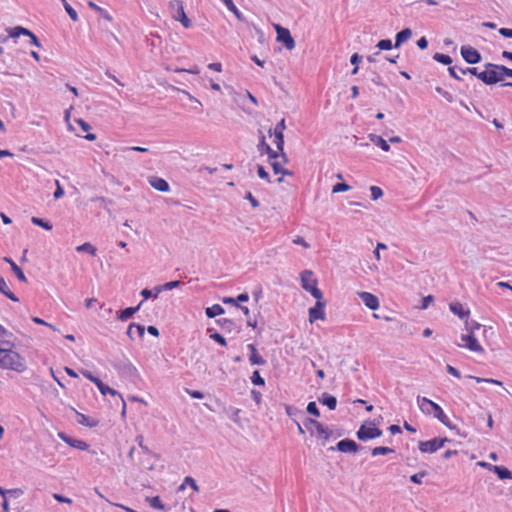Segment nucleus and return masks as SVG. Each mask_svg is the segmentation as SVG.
<instances>
[{
    "label": "nucleus",
    "mask_w": 512,
    "mask_h": 512,
    "mask_svg": "<svg viewBox=\"0 0 512 512\" xmlns=\"http://www.w3.org/2000/svg\"><path fill=\"white\" fill-rule=\"evenodd\" d=\"M221 1L225 4L227 9L229 11H231L237 17L238 20H240V21L244 20L243 14L235 6L233 0H221Z\"/></svg>",
    "instance_id": "obj_33"
},
{
    "label": "nucleus",
    "mask_w": 512,
    "mask_h": 512,
    "mask_svg": "<svg viewBox=\"0 0 512 512\" xmlns=\"http://www.w3.org/2000/svg\"><path fill=\"white\" fill-rule=\"evenodd\" d=\"M499 34L506 38H512V29L510 28H500L498 30Z\"/></svg>",
    "instance_id": "obj_64"
},
{
    "label": "nucleus",
    "mask_w": 512,
    "mask_h": 512,
    "mask_svg": "<svg viewBox=\"0 0 512 512\" xmlns=\"http://www.w3.org/2000/svg\"><path fill=\"white\" fill-rule=\"evenodd\" d=\"M247 347L250 350L249 361L252 365L261 366L266 364V360L258 353L254 344H248Z\"/></svg>",
    "instance_id": "obj_18"
},
{
    "label": "nucleus",
    "mask_w": 512,
    "mask_h": 512,
    "mask_svg": "<svg viewBox=\"0 0 512 512\" xmlns=\"http://www.w3.org/2000/svg\"><path fill=\"white\" fill-rule=\"evenodd\" d=\"M31 222L34 225L42 227L43 229H45L47 231L52 229V225L48 221L43 220L42 218L32 217Z\"/></svg>",
    "instance_id": "obj_40"
},
{
    "label": "nucleus",
    "mask_w": 512,
    "mask_h": 512,
    "mask_svg": "<svg viewBox=\"0 0 512 512\" xmlns=\"http://www.w3.org/2000/svg\"><path fill=\"white\" fill-rule=\"evenodd\" d=\"M184 484L189 485L196 492L199 491V486L197 485V483L194 480V478H192L191 476H186L184 478Z\"/></svg>",
    "instance_id": "obj_59"
},
{
    "label": "nucleus",
    "mask_w": 512,
    "mask_h": 512,
    "mask_svg": "<svg viewBox=\"0 0 512 512\" xmlns=\"http://www.w3.org/2000/svg\"><path fill=\"white\" fill-rule=\"evenodd\" d=\"M245 199L249 200L253 208H257L259 206V201L254 198L251 192H247Z\"/></svg>",
    "instance_id": "obj_62"
},
{
    "label": "nucleus",
    "mask_w": 512,
    "mask_h": 512,
    "mask_svg": "<svg viewBox=\"0 0 512 512\" xmlns=\"http://www.w3.org/2000/svg\"><path fill=\"white\" fill-rule=\"evenodd\" d=\"M224 312V308L219 304H214L205 309V314L208 318H215L216 316L222 315Z\"/></svg>",
    "instance_id": "obj_31"
},
{
    "label": "nucleus",
    "mask_w": 512,
    "mask_h": 512,
    "mask_svg": "<svg viewBox=\"0 0 512 512\" xmlns=\"http://www.w3.org/2000/svg\"><path fill=\"white\" fill-rule=\"evenodd\" d=\"M433 59L444 65H450L452 63V58L449 55L442 53H435Z\"/></svg>",
    "instance_id": "obj_41"
},
{
    "label": "nucleus",
    "mask_w": 512,
    "mask_h": 512,
    "mask_svg": "<svg viewBox=\"0 0 512 512\" xmlns=\"http://www.w3.org/2000/svg\"><path fill=\"white\" fill-rule=\"evenodd\" d=\"M484 66L485 70L482 72H478V69L476 67H472V70H468L469 74L476 76L486 85H493L502 81L500 71L498 69L490 67L499 66L498 64L486 63Z\"/></svg>",
    "instance_id": "obj_3"
},
{
    "label": "nucleus",
    "mask_w": 512,
    "mask_h": 512,
    "mask_svg": "<svg viewBox=\"0 0 512 512\" xmlns=\"http://www.w3.org/2000/svg\"><path fill=\"white\" fill-rule=\"evenodd\" d=\"M461 339L465 342V347L473 352H483L482 346L478 343V340L474 336L473 333H469L467 335H462Z\"/></svg>",
    "instance_id": "obj_15"
},
{
    "label": "nucleus",
    "mask_w": 512,
    "mask_h": 512,
    "mask_svg": "<svg viewBox=\"0 0 512 512\" xmlns=\"http://www.w3.org/2000/svg\"><path fill=\"white\" fill-rule=\"evenodd\" d=\"M450 311L459 316V318L464 319L469 316V310H465L461 303L459 302H452L449 305Z\"/></svg>",
    "instance_id": "obj_26"
},
{
    "label": "nucleus",
    "mask_w": 512,
    "mask_h": 512,
    "mask_svg": "<svg viewBox=\"0 0 512 512\" xmlns=\"http://www.w3.org/2000/svg\"><path fill=\"white\" fill-rule=\"evenodd\" d=\"M275 137V145L279 153V158L284 159V163L288 162V157L284 152V134H273Z\"/></svg>",
    "instance_id": "obj_23"
},
{
    "label": "nucleus",
    "mask_w": 512,
    "mask_h": 512,
    "mask_svg": "<svg viewBox=\"0 0 512 512\" xmlns=\"http://www.w3.org/2000/svg\"><path fill=\"white\" fill-rule=\"evenodd\" d=\"M136 329L137 331V334L140 338H142L144 336V333H145V327L143 325H140V324H136V323H130L128 329H127V335L130 339L133 340V329Z\"/></svg>",
    "instance_id": "obj_32"
},
{
    "label": "nucleus",
    "mask_w": 512,
    "mask_h": 512,
    "mask_svg": "<svg viewBox=\"0 0 512 512\" xmlns=\"http://www.w3.org/2000/svg\"><path fill=\"white\" fill-rule=\"evenodd\" d=\"M468 377L471 379H474L477 383L485 382V383H492L494 385H500V386L502 385L501 381L495 380V379L480 378V377L471 376V375H469Z\"/></svg>",
    "instance_id": "obj_50"
},
{
    "label": "nucleus",
    "mask_w": 512,
    "mask_h": 512,
    "mask_svg": "<svg viewBox=\"0 0 512 512\" xmlns=\"http://www.w3.org/2000/svg\"><path fill=\"white\" fill-rule=\"evenodd\" d=\"M274 27L277 33V41L282 42L288 50H293L295 48V41L290 31L279 24H275Z\"/></svg>",
    "instance_id": "obj_9"
},
{
    "label": "nucleus",
    "mask_w": 512,
    "mask_h": 512,
    "mask_svg": "<svg viewBox=\"0 0 512 512\" xmlns=\"http://www.w3.org/2000/svg\"><path fill=\"white\" fill-rule=\"evenodd\" d=\"M317 301H324L323 300V293L320 289L317 288V285L311 287V289L308 291Z\"/></svg>",
    "instance_id": "obj_53"
},
{
    "label": "nucleus",
    "mask_w": 512,
    "mask_h": 512,
    "mask_svg": "<svg viewBox=\"0 0 512 512\" xmlns=\"http://www.w3.org/2000/svg\"><path fill=\"white\" fill-rule=\"evenodd\" d=\"M257 174L261 179H264V180H267L268 182H270L269 173L265 170V168L263 166L258 165Z\"/></svg>",
    "instance_id": "obj_58"
},
{
    "label": "nucleus",
    "mask_w": 512,
    "mask_h": 512,
    "mask_svg": "<svg viewBox=\"0 0 512 512\" xmlns=\"http://www.w3.org/2000/svg\"><path fill=\"white\" fill-rule=\"evenodd\" d=\"M285 129H286V123H285V119L283 118L279 123L276 124V126L273 130L269 129L268 133L270 136H272V134H283Z\"/></svg>",
    "instance_id": "obj_43"
},
{
    "label": "nucleus",
    "mask_w": 512,
    "mask_h": 512,
    "mask_svg": "<svg viewBox=\"0 0 512 512\" xmlns=\"http://www.w3.org/2000/svg\"><path fill=\"white\" fill-rule=\"evenodd\" d=\"M462 58L468 64H477L481 62L482 56L478 50L471 46H462L460 49Z\"/></svg>",
    "instance_id": "obj_11"
},
{
    "label": "nucleus",
    "mask_w": 512,
    "mask_h": 512,
    "mask_svg": "<svg viewBox=\"0 0 512 512\" xmlns=\"http://www.w3.org/2000/svg\"><path fill=\"white\" fill-rule=\"evenodd\" d=\"M142 304H143V301H141L136 307H128V308H125L123 310H120L117 313V318L120 321L128 320L129 318H131L140 309Z\"/></svg>",
    "instance_id": "obj_19"
},
{
    "label": "nucleus",
    "mask_w": 512,
    "mask_h": 512,
    "mask_svg": "<svg viewBox=\"0 0 512 512\" xmlns=\"http://www.w3.org/2000/svg\"><path fill=\"white\" fill-rule=\"evenodd\" d=\"M305 429L310 432L311 435H314V432L317 433L318 437H323L327 440L330 437L331 431L328 427L324 426L320 422L315 419L307 418L303 423Z\"/></svg>",
    "instance_id": "obj_6"
},
{
    "label": "nucleus",
    "mask_w": 512,
    "mask_h": 512,
    "mask_svg": "<svg viewBox=\"0 0 512 512\" xmlns=\"http://www.w3.org/2000/svg\"><path fill=\"white\" fill-rule=\"evenodd\" d=\"M492 471L498 476L499 479H512V472L504 466H493Z\"/></svg>",
    "instance_id": "obj_29"
},
{
    "label": "nucleus",
    "mask_w": 512,
    "mask_h": 512,
    "mask_svg": "<svg viewBox=\"0 0 512 512\" xmlns=\"http://www.w3.org/2000/svg\"><path fill=\"white\" fill-rule=\"evenodd\" d=\"M417 403L420 408V410L424 414H433V416L438 419L443 425H445L447 428L451 430H455L456 427L452 425L448 417L443 412L442 408L432 400L426 398V397H417Z\"/></svg>",
    "instance_id": "obj_2"
},
{
    "label": "nucleus",
    "mask_w": 512,
    "mask_h": 512,
    "mask_svg": "<svg viewBox=\"0 0 512 512\" xmlns=\"http://www.w3.org/2000/svg\"><path fill=\"white\" fill-rule=\"evenodd\" d=\"M330 450L337 449L338 451L342 453H356L362 449V447L357 444L354 440H351L349 438L340 440L336 447H330Z\"/></svg>",
    "instance_id": "obj_10"
},
{
    "label": "nucleus",
    "mask_w": 512,
    "mask_h": 512,
    "mask_svg": "<svg viewBox=\"0 0 512 512\" xmlns=\"http://www.w3.org/2000/svg\"><path fill=\"white\" fill-rule=\"evenodd\" d=\"M449 441L450 440L448 438L436 437L428 441H419L418 448L422 453H434Z\"/></svg>",
    "instance_id": "obj_7"
},
{
    "label": "nucleus",
    "mask_w": 512,
    "mask_h": 512,
    "mask_svg": "<svg viewBox=\"0 0 512 512\" xmlns=\"http://www.w3.org/2000/svg\"><path fill=\"white\" fill-rule=\"evenodd\" d=\"M480 326L481 325L478 322L474 321V320H472V321L466 320V322H465V327H466L467 330H469V333H473L474 334V331L476 329H479Z\"/></svg>",
    "instance_id": "obj_56"
},
{
    "label": "nucleus",
    "mask_w": 512,
    "mask_h": 512,
    "mask_svg": "<svg viewBox=\"0 0 512 512\" xmlns=\"http://www.w3.org/2000/svg\"><path fill=\"white\" fill-rule=\"evenodd\" d=\"M436 92L438 94H440L442 97H444L448 102H453L454 101V98L452 96V94L446 90H444L443 88L441 87H436Z\"/></svg>",
    "instance_id": "obj_55"
},
{
    "label": "nucleus",
    "mask_w": 512,
    "mask_h": 512,
    "mask_svg": "<svg viewBox=\"0 0 512 512\" xmlns=\"http://www.w3.org/2000/svg\"><path fill=\"white\" fill-rule=\"evenodd\" d=\"M135 441L138 443L139 448L141 449L142 453L147 456H155V454L144 444V437L143 435H138L135 439Z\"/></svg>",
    "instance_id": "obj_37"
},
{
    "label": "nucleus",
    "mask_w": 512,
    "mask_h": 512,
    "mask_svg": "<svg viewBox=\"0 0 512 512\" xmlns=\"http://www.w3.org/2000/svg\"><path fill=\"white\" fill-rule=\"evenodd\" d=\"M146 501L154 509L164 510V508H165V506L163 505V503H162V501H161L159 496L147 497Z\"/></svg>",
    "instance_id": "obj_36"
},
{
    "label": "nucleus",
    "mask_w": 512,
    "mask_h": 512,
    "mask_svg": "<svg viewBox=\"0 0 512 512\" xmlns=\"http://www.w3.org/2000/svg\"><path fill=\"white\" fill-rule=\"evenodd\" d=\"M251 382L254 384V385H257V386H264L265 385V380L264 378L260 375L259 371L258 370H255L253 373H252V376H251Z\"/></svg>",
    "instance_id": "obj_45"
},
{
    "label": "nucleus",
    "mask_w": 512,
    "mask_h": 512,
    "mask_svg": "<svg viewBox=\"0 0 512 512\" xmlns=\"http://www.w3.org/2000/svg\"><path fill=\"white\" fill-rule=\"evenodd\" d=\"M180 284H181V282L179 280H175V281L167 282L163 285L156 286L154 288V298H157L160 292H162L164 290H172V289L178 287Z\"/></svg>",
    "instance_id": "obj_28"
},
{
    "label": "nucleus",
    "mask_w": 512,
    "mask_h": 512,
    "mask_svg": "<svg viewBox=\"0 0 512 512\" xmlns=\"http://www.w3.org/2000/svg\"><path fill=\"white\" fill-rule=\"evenodd\" d=\"M325 305L326 301H316L314 307L309 308V321L311 323L316 320H324L325 319Z\"/></svg>",
    "instance_id": "obj_12"
},
{
    "label": "nucleus",
    "mask_w": 512,
    "mask_h": 512,
    "mask_svg": "<svg viewBox=\"0 0 512 512\" xmlns=\"http://www.w3.org/2000/svg\"><path fill=\"white\" fill-rule=\"evenodd\" d=\"M76 251L77 252H86V253H89L92 256L96 255V248L92 244H90L88 242L83 243V244L77 246L76 247Z\"/></svg>",
    "instance_id": "obj_38"
},
{
    "label": "nucleus",
    "mask_w": 512,
    "mask_h": 512,
    "mask_svg": "<svg viewBox=\"0 0 512 512\" xmlns=\"http://www.w3.org/2000/svg\"><path fill=\"white\" fill-rule=\"evenodd\" d=\"M88 6L90 8H92L93 10H95L96 12L99 13V15L107 20V21H112V16L106 11L104 10L103 8H101L100 6L96 5L93 1H89L88 2Z\"/></svg>",
    "instance_id": "obj_34"
},
{
    "label": "nucleus",
    "mask_w": 512,
    "mask_h": 512,
    "mask_svg": "<svg viewBox=\"0 0 512 512\" xmlns=\"http://www.w3.org/2000/svg\"><path fill=\"white\" fill-rule=\"evenodd\" d=\"M4 260L10 264L11 270L19 281L23 283L28 282L23 270L12 259L5 257Z\"/></svg>",
    "instance_id": "obj_22"
},
{
    "label": "nucleus",
    "mask_w": 512,
    "mask_h": 512,
    "mask_svg": "<svg viewBox=\"0 0 512 512\" xmlns=\"http://www.w3.org/2000/svg\"><path fill=\"white\" fill-rule=\"evenodd\" d=\"M98 389L100 390L102 395L111 394L113 396L117 395L118 392L112 388H110L108 385L104 384L100 379L95 384Z\"/></svg>",
    "instance_id": "obj_35"
},
{
    "label": "nucleus",
    "mask_w": 512,
    "mask_h": 512,
    "mask_svg": "<svg viewBox=\"0 0 512 512\" xmlns=\"http://www.w3.org/2000/svg\"><path fill=\"white\" fill-rule=\"evenodd\" d=\"M73 410L75 411V413H76V415L78 417L77 422L80 425H83V426H86V427H89V428H93V427H96L99 424V421L97 419L90 418V417L86 416L85 414L76 411L75 409H73Z\"/></svg>",
    "instance_id": "obj_20"
},
{
    "label": "nucleus",
    "mask_w": 512,
    "mask_h": 512,
    "mask_svg": "<svg viewBox=\"0 0 512 512\" xmlns=\"http://www.w3.org/2000/svg\"><path fill=\"white\" fill-rule=\"evenodd\" d=\"M376 47L379 50H390L393 47V44L390 39H382L377 43Z\"/></svg>",
    "instance_id": "obj_48"
},
{
    "label": "nucleus",
    "mask_w": 512,
    "mask_h": 512,
    "mask_svg": "<svg viewBox=\"0 0 512 512\" xmlns=\"http://www.w3.org/2000/svg\"><path fill=\"white\" fill-rule=\"evenodd\" d=\"M114 367L118 370L121 376L135 382L139 378V373L134 365L130 362L122 361Z\"/></svg>",
    "instance_id": "obj_8"
},
{
    "label": "nucleus",
    "mask_w": 512,
    "mask_h": 512,
    "mask_svg": "<svg viewBox=\"0 0 512 512\" xmlns=\"http://www.w3.org/2000/svg\"><path fill=\"white\" fill-rule=\"evenodd\" d=\"M359 298L371 310H377L379 308V299L377 296L370 292H359Z\"/></svg>",
    "instance_id": "obj_14"
},
{
    "label": "nucleus",
    "mask_w": 512,
    "mask_h": 512,
    "mask_svg": "<svg viewBox=\"0 0 512 512\" xmlns=\"http://www.w3.org/2000/svg\"><path fill=\"white\" fill-rule=\"evenodd\" d=\"M0 293L4 294L7 298H9L13 302H18V297L9 290L5 279L0 275Z\"/></svg>",
    "instance_id": "obj_27"
},
{
    "label": "nucleus",
    "mask_w": 512,
    "mask_h": 512,
    "mask_svg": "<svg viewBox=\"0 0 512 512\" xmlns=\"http://www.w3.org/2000/svg\"><path fill=\"white\" fill-rule=\"evenodd\" d=\"M82 375L89 379L91 382H93L94 384H96V382L98 381V377H95L90 371L88 370H82L81 371Z\"/></svg>",
    "instance_id": "obj_63"
},
{
    "label": "nucleus",
    "mask_w": 512,
    "mask_h": 512,
    "mask_svg": "<svg viewBox=\"0 0 512 512\" xmlns=\"http://www.w3.org/2000/svg\"><path fill=\"white\" fill-rule=\"evenodd\" d=\"M91 201H98V202H100L101 207H103L104 209H106L108 211V213H110V210L107 208V205L108 204H112L111 200H108V199H106L104 197L97 196V197L92 198Z\"/></svg>",
    "instance_id": "obj_57"
},
{
    "label": "nucleus",
    "mask_w": 512,
    "mask_h": 512,
    "mask_svg": "<svg viewBox=\"0 0 512 512\" xmlns=\"http://www.w3.org/2000/svg\"><path fill=\"white\" fill-rule=\"evenodd\" d=\"M318 400L322 405L327 406L330 410H334L337 406L336 397L326 392L323 393L321 397L318 398Z\"/></svg>",
    "instance_id": "obj_24"
},
{
    "label": "nucleus",
    "mask_w": 512,
    "mask_h": 512,
    "mask_svg": "<svg viewBox=\"0 0 512 512\" xmlns=\"http://www.w3.org/2000/svg\"><path fill=\"white\" fill-rule=\"evenodd\" d=\"M301 286L305 291H309L311 287L317 285V279L313 278V272L311 270H304L301 273Z\"/></svg>",
    "instance_id": "obj_17"
},
{
    "label": "nucleus",
    "mask_w": 512,
    "mask_h": 512,
    "mask_svg": "<svg viewBox=\"0 0 512 512\" xmlns=\"http://www.w3.org/2000/svg\"><path fill=\"white\" fill-rule=\"evenodd\" d=\"M370 191H371V197L373 200H378L379 198H381L383 196V191L378 186H371Z\"/></svg>",
    "instance_id": "obj_54"
},
{
    "label": "nucleus",
    "mask_w": 512,
    "mask_h": 512,
    "mask_svg": "<svg viewBox=\"0 0 512 512\" xmlns=\"http://www.w3.org/2000/svg\"><path fill=\"white\" fill-rule=\"evenodd\" d=\"M149 182H150V185L157 191H160V192L169 191V184L163 178L152 177Z\"/></svg>",
    "instance_id": "obj_21"
},
{
    "label": "nucleus",
    "mask_w": 512,
    "mask_h": 512,
    "mask_svg": "<svg viewBox=\"0 0 512 512\" xmlns=\"http://www.w3.org/2000/svg\"><path fill=\"white\" fill-rule=\"evenodd\" d=\"M14 344L9 340L0 341V368L22 373L27 369L25 359L12 350Z\"/></svg>",
    "instance_id": "obj_1"
},
{
    "label": "nucleus",
    "mask_w": 512,
    "mask_h": 512,
    "mask_svg": "<svg viewBox=\"0 0 512 512\" xmlns=\"http://www.w3.org/2000/svg\"><path fill=\"white\" fill-rule=\"evenodd\" d=\"M369 140L379 146L383 151H389L390 145L388 142L383 139L381 136L375 135V134H369L368 136Z\"/></svg>",
    "instance_id": "obj_30"
},
{
    "label": "nucleus",
    "mask_w": 512,
    "mask_h": 512,
    "mask_svg": "<svg viewBox=\"0 0 512 512\" xmlns=\"http://www.w3.org/2000/svg\"><path fill=\"white\" fill-rule=\"evenodd\" d=\"M56 190L54 192V198L57 200L59 198H61L63 195H64V190L63 188L61 187L60 183L58 180H56Z\"/></svg>",
    "instance_id": "obj_61"
},
{
    "label": "nucleus",
    "mask_w": 512,
    "mask_h": 512,
    "mask_svg": "<svg viewBox=\"0 0 512 512\" xmlns=\"http://www.w3.org/2000/svg\"><path fill=\"white\" fill-rule=\"evenodd\" d=\"M306 410L309 414L315 416V417H319L320 416V411L316 405V402L314 401H311L308 403L307 407H306Z\"/></svg>",
    "instance_id": "obj_47"
},
{
    "label": "nucleus",
    "mask_w": 512,
    "mask_h": 512,
    "mask_svg": "<svg viewBox=\"0 0 512 512\" xmlns=\"http://www.w3.org/2000/svg\"><path fill=\"white\" fill-rule=\"evenodd\" d=\"M395 450L392 449V448H389V447H384V446H378V447H375L371 450V454L372 456H378V455H388V454H391V453H394Z\"/></svg>",
    "instance_id": "obj_39"
},
{
    "label": "nucleus",
    "mask_w": 512,
    "mask_h": 512,
    "mask_svg": "<svg viewBox=\"0 0 512 512\" xmlns=\"http://www.w3.org/2000/svg\"><path fill=\"white\" fill-rule=\"evenodd\" d=\"M66 12L70 16V18L76 22L78 21V14L77 12L69 5V3L66 0H61Z\"/></svg>",
    "instance_id": "obj_44"
},
{
    "label": "nucleus",
    "mask_w": 512,
    "mask_h": 512,
    "mask_svg": "<svg viewBox=\"0 0 512 512\" xmlns=\"http://www.w3.org/2000/svg\"><path fill=\"white\" fill-rule=\"evenodd\" d=\"M412 36V30L410 28H404L400 32L396 34L395 37V47H400L404 42L410 39Z\"/></svg>",
    "instance_id": "obj_25"
},
{
    "label": "nucleus",
    "mask_w": 512,
    "mask_h": 512,
    "mask_svg": "<svg viewBox=\"0 0 512 512\" xmlns=\"http://www.w3.org/2000/svg\"><path fill=\"white\" fill-rule=\"evenodd\" d=\"M427 475V472L425 470L423 471H420L416 474H413L410 476V481L415 483V484H421L422 483V478H424L425 476Z\"/></svg>",
    "instance_id": "obj_51"
},
{
    "label": "nucleus",
    "mask_w": 512,
    "mask_h": 512,
    "mask_svg": "<svg viewBox=\"0 0 512 512\" xmlns=\"http://www.w3.org/2000/svg\"><path fill=\"white\" fill-rule=\"evenodd\" d=\"M170 9L173 11L172 17L174 20L181 22L185 28L191 27V20L187 17L182 1L173 0L169 3Z\"/></svg>",
    "instance_id": "obj_5"
},
{
    "label": "nucleus",
    "mask_w": 512,
    "mask_h": 512,
    "mask_svg": "<svg viewBox=\"0 0 512 512\" xmlns=\"http://www.w3.org/2000/svg\"><path fill=\"white\" fill-rule=\"evenodd\" d=\"M260 153H266L269 159H278L279 153L278 151L273 150L269 144L266 143L265 136L261 133L260 141L257 146Z\"/></svg>",
    "instance_id": "obj_16"
},
{
    "label": "nucleus",
    "mask_w": 512,
    "mask_h": 512,
    "mask_svg": "<svg viewBox=\"0 0 512 512\" xmlns=\"http://www.w3.org/2000/svg\"><path fill=\"white\" fill-rule=\"evenodd\" d=\"M382 435V430L375 427V423L372 421H365L364 424H362L358 431L356 432V436L358 440L360 441H368L371 439L378 438Z\"/></svg>",
    "instance_id": "obj_4"
},
{
    "label": "nucleus",
    "mask_w": 512,
    "mask_h": 512,
    "mask_svg": "<svg viewBox=\"0 0 512 512\" xmlns=\"http://www.w3.org/2000/svg\"><path fill=\"white\" fill-rule=\"evenodd\" d=\"M492 68H495V69H498L500 71V75L502 77V80L504 79V77H511L512 78V69L511 68H508L504 65H499V66H491Z\"/></svg>",
    "instance_id": "obj_46"
},
{
    "label": "nucleus",
    "mask_w": 512,
    "mask_h": 512,
    "mask_svg": "<svg viewBox=\"0 0 512 512\" xmlns=\"http://www.w3.org/2000/svg\"><path fill=\"white\" fill-rule=\"evenodd\" d=\"M271 160V166L273 168V171L275 174H280L281 170L283 169L281 162L277 161V159H270Z\"/></svg>",
    "instance_id": "obj_60"
},
{
    "label": "nucleus",
    "mask_w": 512,
    "mask_h": 512,
    "mask_svg": "<svg viewBox=\"0 0 512 512\" xmlns=\"http://www.w3.org/2000/svg\"><path fill=\"white\" fill-rule=\"evenodd\" d=\"M350 186L347 183H337L332 188V193H340V192H346L350 190Z\"/></svg>",
    "instance_id": "obj_49"
},
{
    "label": "nucleus",
    "mask_w": 512,
    "mask_h": 512,
    "mask_svg": "<svg viewBox=\"0 0 512 512\" xmlns=\"http://www.w3.org/2000/svg\"><path fill=\"white\" fill-rule=\"evenodd\" d=\"M216 322L221 326L222 329L228 331H231L235 326L234 321L227 318L218 319Z\"/></svg>",
    "instance_id": "obj_42"
},
{
    "label": "nucleus",
    "mask_w": 512,
    "mask_h": 512,
    "mask_svg": "<svg viewBox=\"0 0 512 512\" xmlns=\"http://www.w3.org/2000/svg\"><path fill=\"white\" fill-rule=\"evenodd\" d=\"M58 437L73 448H76L79 450H87L89 448V445L85 441H82V440L76 439V438H72L64 432H59Z\"/></svg>",
    "instance_id": "obj_13"
},
{
    "label": "nucleus",
    "mask_w": 512,
    "mask_h": 512,
    "mask_svg": "<svg viewBox=\"0 0 512 512\" xmlns=\"http://www.w3.org/2000/svg\"><path fill=\"white\" fill-rule=\"evenodd\" d=\"M210 338L213 339L215 342L220 344L221 346H227L226 339L218 332H214L210 335Z\"/></svg>",
    "instance_id": "obj_52"
}]
</instances>
